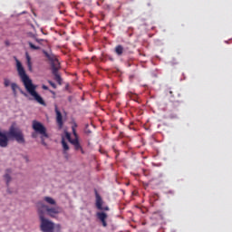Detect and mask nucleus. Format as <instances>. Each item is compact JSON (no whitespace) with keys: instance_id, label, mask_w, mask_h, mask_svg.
Masks as SVG:
<instances>
[{"instance_id":"f257e3e1","label":"nucleus","mask_w":232,"mask_h":232,"mask_svg":"<svg viewBox=\"0 0 232 232\" xmlns=\"http://www.w3.org/2000/svg\"><path fill=\"white\" fill-rule=\"evenodd\" d=\"M44 200L49 206L43 202L37 204L40 230L42 232H61L63 229L61 224L53 223V221L48 219L44 215H47L51 218H57L61 215L63 208L56 205L57 201L52 197H44Z\"/></svg>"},{"instance_id":"f03ea898","label":"nucleus","mask_w":232,"mask_h":232,"mask_svg":"<svg viewBox=\"0 0 232 232\" xmlns=\"http://www.w3.org/2000/svg\"><path fill=\"white\" fill-rule=\"evenodd\" d=\"M16 70L18 72V75L26 90L28 92L29 95L33 97L34 101H36L38 104H42V106H44L46 103H44V100H43V97L37 93V85L34 84L32 82V79H30V76L26 74V71L24 70V67H23V64L19 60H16Z\"/></svg>"},{"instance_id":"7ed1b4c3","label":"nucleus","mask_w":232,"mask_h":232,"mask_svg":"<svg viewBox=\"0 0 232 232\" xmlns=\"http://www.w3.org/2000/svg\"><path fill=\"white\" fill-rule=\"evenodd\" d=\"M14 139L18 144H24V134L19 128L12 125L8 131L0 130V147L6 148L8 140Z\"/></svg>"},{"instance_id":"20e7f679","label":"nucleus","mask_w":232,"mask_h":232,"mask_svg":"<svg viewBox=\"0 0 232 232\" xmlns=\"http://www.w3.org/2000/svg\"><path fill=\"white\" fill-rule=\"evenodd\" d=\"M52 73L54 75V79L56 82L61 84V75H59V68H61V63H59V60L54 59L52 61Z\"/></svg>"},{"instance_id":"39448f33","label":"nucleus","mask_w":232,"mask_h":232,"mask_svg":"<svg viewBox=\"0 0 232 232\" xmlns=\"http://www.w3.org/2000/svg\"><path fill=\"white\" fill-rule=\"evenodd\" d=\"M33 130L35 131V133H39V135L48 138V133H46V127H44L43 123L37 121H33Z\"/></svg>"},{"instance_id":"423d86ee","label":"nucleus","mask_w":232,"mask_h":232,"mask_svg":"<svg viewBox=\"0 0 232 232\" xmlns=\"http://www.w3.org/2000/svg\"><path fill=\"white\" fill-rule=\"evenodd\" d=\"M76 128H77V123H74V125L72 126V133H73L75 139H73L71 141V144H73L76 150H81L82 153H84V150H82V148L81 147V144L79 143V140L77 139V131H75Z\"/></svg>"},{"instance_id":"0eeeda50","label":"nucleus","mask_w":232,"mask_h":232,"mask_svg":"<svg viewBox=\"0 0 232 232\" xmlns=\"http://www.w3.org/2000/svg\"><path fill=\"white\" fill-rule=\"evenodd\" d=\"M103 201L102 198L99 196V194H96V208L97 209H100V211H110V208L108 207H102Z\"/></svg>"},{"instance_id":"6e6552de","label":"nucleus","mask_w":232,"mask_h":232,"mask_svg":"<svg viewBox=\"0 0 232 232\" xmlns=\"http://www.w3.org/2000/svg\"><path fill=\"white\" fill-rule=\"evenodd\" d=\"M97 218H99V220H101L103 227H106V226H108V224L106 223V219L108 218V215L104 212H98L96 214Z\"/></svg>"},{"instance_id":"1a4fd4ad","label":"nucleus","mask_w":232,"mask_h":232,"mask_svg":"<svg viewBox=\"0 0 232 232\" xmlns=\"http://www.w3.org/2000/svg\"><path fill=\"white\" fill-rule=\"evenodd\" d=\"M55 113H56V122L60 126V128L63 127V114H61V111L57 107H55Z\"/></svg>"},{"instance_id":"9d476101","label":"nucleus","mask_w":232,"mask_h":232,"mask_svg":"<svg viewBox=\"0 0 232 232\" xmlns=\"http://www.w3.org/2000/svg\"><path fill=\"white\" fill-rule=\"evenodd\" d=\"M10 173H12V171L6 170V173L4 175V179H5L7 186L12 181V176H10Z\"/></svg>"},{"instance_id":"9b49d317","label":"nucleus","mask_w":232,"mask_h":232,"mask_svg":"<svg viewBox=\"0 0 232 232\" xmlns=\"http://www.w3.org/2000/svg\"><path fill=\"white\" fill-rule=\"evenodd\" d=\"M25 57H26L28 70L29 72H32V58L30 57V54H28V53H25Z\"/></svg>"},{"instance_id":"f8f14e48","label":"nucleus","mask_w":232,"mask_h":232,"mask_svg":"<svg viewBox=\"0 0 232 232\" xmlns=\"http://www.w3.org/2000/svg\"><path fill=\"white\" fill-rule=\"evenodd\" d=\"M11 90H12L14 97L17 96V90H19V85H17V83H15V82H12L11 83Z\"/></svg>"},{"instance_id":"ddd939ff","label":"nucleus","mask_w":232,"mask_h":232,"mask_svg":"<svg viewBox=\"0 0 232 232\" xmlns=\"http://www.w3.org/2000/svg\"><path fill=\"white\" fill-rule=\"evenodd\" d=\"M115 53H117V55H122V53H124V47H122V45L116 46Z\"/></svg>"},{"instance_id":"4468645a","label":"nucleus","mask_w":232,"mask_h":232,"mask_svg":"<svg viewBox=\"0 0 232 232\" xmlns=\"http://www.w3.org/2000/svg\"><path fill=\"white\" fill-rule=\"evenodd\" d=\"M62 145H63V149L64 152H66V151H68V150H70V147H68V143H66V141H64V139L62 140Z\"/></svg>"},{"instance_id":"2eb2a0df","label":"nucleus","mask_w":232,"mask_h":232,"mask_svg":"<svg viewBox=\"0 0 232 232\" xmlns=\"http://www.w3.org/2000/svg\"><path fill=\"white\" fill-rule=\"evenodd\" d=\"M4 86L5 88H8V86H12V82H10V79L8 78L4 79Z\"/></svg>"},{"instance_id":"dca6fc26","label":"nucleus","mask_w":232,"mask_h":232,"mask_svg":"<svg viewBox=\"0 0 232 232\" xmlns=\"http://www.w3.org/2000/svg\"><path fill=\"white\" fill-rule=\"evenodd\" d=\"M29 46L30 48H32V50H39L40 47L39 46H35L34 44L29 43Z\"/></svg>"},{"instance_id":"f3484780","label":"nucleus","mask_w":232,"mask_h":232,"mask_svg":"<svg viewBox=\"0 0 232 232\" xmlns=\"http://www.w3.org/2000/svg\"><path fill=\"white\" fill-rule=\"evenodd\" d=\"M65 137H66L67 140H69V142L72 143V140H72V136L70 135V133L66 132Z\"/></svg>"},{"instance_id":"a211bd4d","label":"nucleus","mask_w":232,"mask_h":232,"mask_svg":"<svg viewBox=\"0 0 232 232\" xmlns=\"http://www.w3.org/2000/svg\"><path fill=\"white\" fill-rule=\"evenodd\" d=\"M18 90H19L20 93H22V95H24V97H28V94L26 92H24V91H23L20 87Z\"/></svg>"},{"instance_id":"6ab92c4d","label":"nucleus","mask_w":232,"mask_h":232,"mask_svg":"<svg viewBox=\"0 0 232 232\" xmlns=\"http://www.w3.org/2000/svg\"><path fill=\"white\" fill-rule=\"evenodd\" d=\"M48 82H49V84H50L53 88H56V85H55L54 82H53L52 81H49Z\"/></svg>"},{"instance_id":"aec40b11","label":"nucleus","mask_w":232,"mask_h":232,"mask_svg":"<svg viewBox=\"0 0 232 232\" xmlns=\"http://www.w3.org/2000/svg\"><path fill=\"white\" fill-rule=\"evenodd\" d=\"M43 137H44V136H42V144H43L44 146H46V142H44V140H43Z\"/></svg>"},{"instance_id":"412c9836","label":"nucleus","mask_w":232,"mask_h":232,"mask_svg":"<svg viewBox=\"0 0 232 232\" xmlns=\"http://www.w3.org/2000/svg\"><path fill=\"white\" fill-rule=\"evenodd\" d=\"M43 90H48V86H46V85H43Z\"/></svg>"},{"instance_id":"4be33fe9","label":"nucleus","mask_w":232,"mask_h":232,"mask_svg":"<svg viewBox=\"0 0 232 232\" xmlns=\"http://www.w3.org/2000/svg\"><path fill=\"white\" fill-rule=\"evenodd\" d=\"M42 41H43V40H41V39H36V43L41 44Z\"/></svg>"},{"instance_id":"5701e85b","label":"nucleus","mask_w":232,"mask_h":232,"mask_svg":"<svg viewBox=\"0 0 232 232\" xmlns=\"http://www.w3.org/2000/svg\"><path fill=\"white\" fill-rule=\"evenodd\" d=\"M33 137H35V134H33Z\"/></svg>"}]
</instances>
